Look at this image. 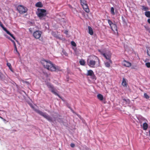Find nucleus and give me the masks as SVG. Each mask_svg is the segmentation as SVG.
Wrapping results in <instances>:
<instances>
[{"instance_id": "nucleus-1", "label": "nucleus", "mask_w": 150, "mask_h": 150, "mask_svg": "<svg viewBox=\"0 0 150 150\" xmlns=\"http://www.w3.org/2000/svg\"><path fill=\"white\" fill-rule=\"evenodd\" d=\"M41 62L44 67L51 71L58 72L62 71L60 67L56 66L50 60L43 59L41 60Z\"/></svg>"}, {"instance_id": "nucleus-2", "label": "nucleus", "mask_w": 150, "mask_h": 150, "mask_svg": "<svg viewBox=\"0 0 150 150\" xmlns=\"http://www.w3.org/2000/svg\"><path fill=\"white\" fill-rule=\"evenodd\" d=\"M100 60L96 56L91 55L89 56L87 60V65L90 67L96 68L99 66Z\"/></svg>"}, {"instance_id": "nucleus-3", "label": "nucleus", "mask_w": 150, "mask_h": 150, "mask_svg": "<svg viewBox=\"0 0 150 150\" xmlns=\"http://www.w3.org/2000/svg\"><path fill=\"white\" fill-rule=\"evenodd\" d=\"M34 110L35 112H36L39 115L43 117L49 122H53L52 118L51 117L46 115L45 113H43L42 111L34 109Z\"/></svg>"}, {"instance_id": "nucleus-4", "label": "nucleus", "mask_w": 150, "mask_h": 150, "mask_svg": "<svg viewBox=\"0 0 150 150\" xmlns=\"http://www.w3.org/2000/svg\"><path fill=\"white\" fill-rule=\"evenodd\" d=\"M37 14L38 16L40 18H42L46 16V10L44 9L38 8Z\"/></svg>"}, {"instance_id": "nucleus-5", "label": "nucleus", "mask_w": 150, "mask_h": 150, "mask_svg": "<svg viewBox=\"0 0 150 150\" xmlns=\"http://www.w3.org/2000/svg\"><path fill=\"white\" fill-rule=\"evenodd\" d=\"M98 51L106 59L109 60V62H110L111 63H112V61L111 60V54L110 52H109L107 53H104L101 50H98Z\"/></svg>"}, {"instance_id": "nucleus-6", "label": "nucleus", "mask_w": 150, "mask_h": 150, "mask_svg": "<svg viewBox=\"0 0 150 150\" xmlns=\"http://www.w3.org/2000/svg\"><path fill=\"white\" fill-rule=\"evenodd\" d=\"M17 9L19 13L21 14L26 13L28 11L27 8L22 5L18 6L17 8Z\"/></svg>"}, {"instance_id": "nucleus-7", "label": "nucleus", "mask_w": 150, "mask_h": 150, "mask_svg": "<svg viewBox=\"0 0 150 150\" xmlns=\"http://www.w3.org/2000/svg\"><path fill=\"white\" fill-rule=\"evenodd\" d=\"M42 32L39 30H36L33 33V36L36 39H39L42 34Z\"/></svg>"}, {"instance_id": "nucleus-8", "label": "nucleus", "mask_w": 150, "mask_h": 150, "mask_svg": "<svg viewBox=\"0 0 150 150\" xmlns=\"http://www.w3.org/2000/svg\"><path fill=\"white\" fill-rule=\"evenodd\" d=\"M0 26L2 28L3 30H4L6 33L9 35L13 38L14 40H15V37L13 36V35L11 34L10 33L8 30L6 28H5L3 25L2 23L0 21Z\"/></svg>"}, {"instance_id": "nucleus-9", "label": "nucleus", "mask_w": 150, "mask_h": 150, "mask_svg": "<svg viewBox=\"0 0 150 150\" xmlns=\"http://www.w3.org/2000/svg\"><path fill=\"white\" fill-rule=\"evenodd\" d=\"M122 64L124 66L128 67H130L131 65V64L130 62H129L125 60H124L123 61L122 63Z\"/></svg>"}, {"instance_id": "nucleus-10", "label": "nucleus", "mask_w": 150, "mask_h": 150, "mask_svg": "<svg viewBox=\"0 0 150 150\" xmlns=\"http://www.w3.org/2000/svg\"><path fill=\"white\" fill-rule=\"evenodd\" d=\"M81 6H82L83 10L85 11V12H86L87 13H89V12H90V10L89 8H88V4L87 3H86V4H84Z\"/></svg>"}, {"instance_id": "nucleus-11", "label": "nucleus", "mask_w": 150, "mask_h": 150, "mask_svg": "<svg viewBox=\"0 0 150 150\" xmlns=\"http://www.w3.org/2000/svg\"><path fill=\"white\" fill-rule=\"evenodd\" d=\"M48 87L50 88L51 91L54 94L58 96V97H60V96L57 93L54 91V89L53 86L51 85H50Z\"/></svg>"}, {"instance_id": "nucleus-12", "label": "nucleus", "mask_w": 150, "mask_h": 150, "mask_svg": "<svg viewBox=\"0 0 150 150\" xmlns=\"http://www.w3.org/2000/svg\"><path fill=\"white\" fill-rule=\"evenodd\" d=\"M97 97L101 101H103L104 103H106L105 100L103 101L104 98L102 94H98L97 95Z\"/></svg>"}, {"instance_id": "nucleus-13", "label": "nucleus", "mask_w": 150, "mask_h": 150, "mask_svg": "<svg viewBox=\"0 0 150 150\" xmlns=\"http://www.w3.org/2000/svg\"><path fill=\"white\" fill-rule=\"evenodd\" d=\"M110 27L111 28V29L113 31H117V26L116 24L113 23L112 25L110 26Z\"/></svg>"}, {"instance_id": "nucleus-14", "label": "nucleus", "mask_w": 150, "mask_h": 150, "mask_svg": "<svg viewBox=\"0 0 150 150\" xmlns=\"http://www.w3.org/2000/svg\"><path fill=\"white\" fill-rule=\"evenodd\" d=\"M122 85L123 86H127V82L126 80L124 78H123V80L122 83Z\"/></svg>"}, {"instance_id": "nucleus-15", "label": "nucleus", "mask_w": 150, "mask_h": 150, "mask_svg": "<svg viewBox=\"0 0 150 150\" xmlns=\"http://www.w3.org/2000/svg\"><path fill=\"white\" fill-rule=\"evenodd\" d=\"M94 74V73L92 70H89L88 71L86 75L88 76H91Z\"/></svg>"}, {"instance_id": "nucleus-16", "label": "nucleus", "mask_w": 150, "mask_h": 150, "mask_svg": "<svg viewBox=\"0 0 150 150\" xmlns=\"http://www.w3.org/2000/svg\"><path fill=\"white\" fill-rule=\"evenodd\" d=\"M35 5L36 7L39 8L42 7L43 6L41 2H39L37 3Z\"/></svg>"}, {"instance_id": "nucleus-17", "label": "nucleus", "mask_w": 150, "mask_h": 150, "mask_svg": "<svg viewBox=\"0 0 150 150\" xmlns=\"http://www.w3.org/2000/svg\"><path fill=\"white\" fill-rule=\"evenodd\" d=\"M88 29L89 33L91 35H93V33L92 28L91 27L88 26Z\"/></svg>"}, {"instance_id": "nucleus-18", "label": "nucleus", "mask_w": 150, "mask_h": 150, "mask_svg": "<svg viewBox=\"0 0 150 150\" xmlns=\"http://www.w3.org/2000/svg\"><path fill=\"white\" fill-rule=\"evenodd\" d=\"M148 127V125L146 123H144L143 125V129L145 130H146Z\"/></svg>"}, {"instance_id": "nucleus-19", "label": "nucleus", "mask_w": 150, "mask_h": 150, "mask_svg": "<svg viewBox=\"0 0 150 150\" xmlns=\"http://www.w3.org/2000/svg\"><path fill=\"white\" fill-rule=\"evenodd\" d=\"M79 63L81 65L84 66L85 64V60L82 59H81L79 61Z\"/></svg>"}, {"instance_id": "nucleus-20", "label": "nucleus", "mask_w": 150, "mask_h": 150, "mask_svg": "<svg viewBox=\"0 0 150 150\" xmlns=\"http://www.w3.org/2000/svg\"><path fill=\"white\" fill-rule=\"evenodd\" d=\"M110 62H106L105 63V65L106 67H107L109 68L110 67Z\"/></svg>"}, {"instance_id": "nucleus-21", "label": "nucleus", "mask_w": 150, "mask_h": 150, "mask_svg": "<svg viewBox=\"0 0 150 150\" xmlns=\"http://www.w3.org/2000/svg\"><path fill=\"white\" fill-rule=\"evenodd\" d=\"M80 3L81 5H83L87 3V1L86 0H80Z\"/></svg>"}, {"instance_id": "nucleus-22", "label": "nucleus", "mask_w": 150, "mask_h": 150, "mask_svg": "<svg viewBox=\"0 0 150 150\" xmlns=\"http://www.w3.org/2000/svg\"><path fill=\"white\" fill-rule=\"evenodd\" d=\"M145 14L147 17L150 18V11H146L145 12Z\"/></svg>"}, {"instance_id": "nucleus-23", "label": "nucleus", "mask_w": 150, "mask_h": 150, "mask_svg": "<svg viewBox=\"0 0 150 150\" xmlns=\"http://www.w3.org/2000/svg\"><path fill=\"white\" fill-rule=\"evenodd\" d=\"M110 12L113 15H114L115 14V13L114 12V9L113 7H112L111 8Z\"/></svg>"}, {"instance_id": "nucleus-24", "label": "nucleus", "mask_w": 150, "mask_h": 150, "mask_svg": "<svg viewBox=\"0 0 150 150\" xmlns=\"http://www.w3.org/2000/svg\"><path fill=\"white\" fill-rule=\"evenodd\" d=\"M123 100L125 101L127 103L129 104L130 103V100L129 99H126L125 98H123Z\"/></svg>"}, {"instance_id": "nucleus-25", "label": "nucleus", "mask_w": 150, "mask_h": 150, "mask_svg": "<svg viewBox=\"0 0 150 150\" xmlns=\"http://www.w3.org/2000/svg\"><path fill=\"white\" fill-rule=\"evenodd\" d=\"M144 97L146 99H149V96L146 93H144Z\"/></svg>"}, {"instance_id": "nucleus-26", "label": "nucleus", "mask_w": 150, "mask_h": 150, "mask_svg": "<svg viewBox=\"0 0 150 150\" xmlns=\"http://www.w3.org/2000/svg\"><path fill=\"white\" fill-rule=\"evenodd\" d=\"M147 52L148 55L150 57V49L149 47L147 48Z\"/></svg>"}, {"instance_id": "nucleus-27", "label": "nucleus", "mask_w": 150, "mask_h": 150, "mask_svg": "<svg viewBox=\"0 0 150 150\" xmlns=\"http://www.w3.org/2000/svg\"><path fill=\"white\" fill-rule=\"evenodd\" d=\"M7 65L9 67V68L11 70H12L11 69H12V67H11V64L10 63H7Z\"/></svg>"}, {"instance_id": "nucleus-28", "label": "nucleus", "mask_w": 150, "mask_h": 150, "mask_svg": "<svg viewBox=\"0 0 150 150\" xmlns=\"http://www.w3.org/2000/svg\"><path fill=\"white\" fill-rule=\"evenodd\" d=\"M91 78L92 79L96 80V76L94 74H93L92 76H91Z\"/></svg>"}, {"instance_id": "nucleus-29", "label": "nucleus", "mask_w": 150, "mask_h": 150, "mask_svg": "<svg viewBox=\"0 0 150 150\" xmlns=\"http://www.w3.org/2000/svg\"><path fill=\"white\" fill-rule=\"evenodd\" d=\"M142 10L144 11H146L149 9L147 7H145L144 6H142Z\"/></svg>"}, {"instance_id": "nucleus-30", "label": "nucleus", "mask_w": 150, "mask_h": 150, "mask_svg": "<svg viewBox=\"0 0 150 150\" xmlns=\"http://www.w3.org/2000/svg\"><path fill=\"white\" fill-rule=\"evenodd\" d=\"M14 51L15 50L16 52L19 55H20V53L18 51L16 45L15 46H14Z\"/></svg>"}, {"instance_id": "nucleus-31", "label": "nucleus", "mask_w": 150, "mask_h": 150, "mask_svg": "<svg viewBox=\"0 0 150 150\" xmlns=\"http://www.w3.org/2000/svg\"><path fill=\"white\" fill-rule=\"evenodd\" d=\"M108 23L109 24L110 26L112 25L113 24V23L110 20H108Z\"/></svg>"}, {"instance_id": "nucleus-32", "label": "nucleus", "mask_w": 150, "mask_h": 150, "mask_svg": "<svg viewBox=\"0 0 150 150\" xmlns=\"http://www.w3.org/2000/svg\"><path fill=\"white\" fill-rule=\"evenodd\" d=\"M71 45L74 47H76V43L74 41H72L71 42Z\"/></svg>"}, {"instance_id": "nucleus-33", "label": "nucleus", "mask_w": 150, "mask_h": 150, "mask_svg": "<svg viewBox=\"0 0 150 150\" xmlns=\"http://www.w3.org/2000/svg\"><path fill=\"white\" fill-rule=\"evenodd\" d=\"M145 65L148 68L150 67V62H146L145 63Z\"/></svg>"}, {"instance_id": "nucleus-34", "label": "nucleus", "mask_w": 150, "mask_h": 150, "mask_svg": "<svg viewBox=\"0 0 150 150\" xmlns=\"http://www.w3.org/2000/svg\"><path fill=\"white\" fill-rule=\"evenodd\" d=\"M10 40L13 42V44L14 46L16 45V43L15 41L12 40V39H10Z\"/></svg>"}, {"instance_id": "nucleus-35", "label": "nucleus", "mask_w": 150, "mask_h": 150, "mask_svg": "<svg viewBox=\"0 0 150 150\" xmlns=\"http://www.w3.org/2000/svg\"><path fill=\"white\" fill-rule=\"evenodd\" d=\"M70 146L71 147H74L75 146V144L74 143H71Z\"/></svg>"}, {"instance_id": "nucleus-36", "label": "nucleus", "mask_w": 150, "mask_h": 150, "mask_svg": "<svg viewBox=\"0 0 150 150\" xmlns=\"http://www.w3.org/2000/svg\"><path fill=\"white\" fill-rule=\"evenodd\" d=\"M122 20L123 21V22H125V18H124L123 16H122Z\"/></svg>"}, {"instance_id": "nucleus-37", "label": "nucleus", "mask_w": 150, "mask_h": 150, "mask_svg": "<svg viewBox=\"0 0 150 150\" xmlns=\"http://www.w3.org/2000/svg\"><path fill=\"white\" fill-rule=\"evenodd\" d=\"M148 22L150 24V19H148Z\"/></svg>"}, {"instance_id": "nucleus-38", "label": "nucleus", "mask_w": 150, "mask_h": 150, "mask_svg": "<svg viewBox=\"0 0 150 150\" xmlns=\"http://www.w3.org/2000/svg\"><path fill=\"white\" fill-rule=\"evenodd\" d=\"M67 32H68V31H65V33L66 34H67Z\"/></svg>"}, {"instance_id": "nucleus-39", "label": "nucleus", "mask_w": 150, "mask_h": 150, "mask_svg": "<svg viewBox=\"0 0 150 150\" xmlns=\"http://www.w3.org/2000/svg\"><path fill=\"white\" fill-rule=\"evenodd\" d=\"M4 121H6V120L5 119H4V118H3V119H2Z\"/></svg>"}, {"instance_id": "nucleus-40", "label": "nucleus", "mask_w": 150, "mask_h": 150, "mask_svg": "<svg viewBox=\"0 0 150 150\" xmlns=\"http://www.w3.org/2000/svg\"><path fill=\"white\" fill-rule=\"evenodd\" d=\"M0 118H1V119H3V118H2L0 116Z\"/></svg>"}, {"instance_id": "nucleus-41", "label": "nucleus", "mask_w": 150, "mask_h": 150, "mask_svg": "<svg viewBox=\"0 0 150 150\" xmlns=\"http://www.w3.org/2000/svg\"><path fill=\"white\" fill-rule=\"evenodd\" d=\"M8 39L10 40V39H11L10 37L8 38Z\"/></svg>"}, {"instance_id": "nucleus-42", "label": "nucleus", "mask_w": 150, "mask_h": 150, "mask_svg": "<svg viewBox=\"0 0 150 150\" xmlns=\"http://www.w3.org/2000/svg\"><path fill=\"white\" fill-rule=\"evenodd\" d=\"M77 115L78 116L80 117L81 116L80 115Z\"/></svg>"}, {"instance_id": "nucleus-43", "label": "nucleus", "mask_w": 150, "mask_h": 150, "mask_svg": "<svg viewBox=\"0 0 150 150\" xmlns=\"http://www.w3.org/2000/svg\"><path fill=\"white\" fill-rule=\"evenodd\" d=\"M149 135H150V130L149 131Z\"/></svg>"}, {"instance_id": "nucleus-44", "label": "nucleus", "mask_w": 150, "mask_h": 150, "mask_svg": "<svg viewBox=\"0 0 150 150\" xmlns=\"http://www.w3.org/2000/svg\"><path fill=\"white\" fill-rule=\"evenodd\" d=\"M141 120H142V117L141 118Z\"/></svg>"}]
</instances>
